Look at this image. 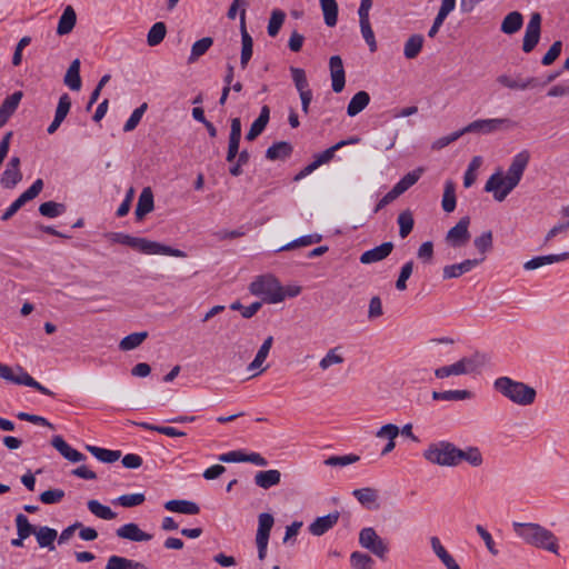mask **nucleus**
<instances>
[{
	"label": "nucleus",
	"instance_id": "5701e85b",
	"mask_svg": "<svg viewBox=\"0 0 569 569\" xmlns=\"http://www.w3.org/2000/svg\"><path fill=\"white\" fill-rule=\"evenodd\" d=\"M393 250V243L388 241L383 242L380 246H377L370 250L365 251L360 256V262L363 264H370L373 262H379L386 259Z\"/></svg>",
	"mask_w": 569,
	"mask_h": 569
},
{
	"label": "nucleus",
	"instance_id": "a878e982",
	"mask_svg": "<svg viewBox=\"0 0 569 569\" xmlns=\"http://www.w3.org/2000/svg\"><path fill=\"white\" fill-rule=\"evenodd\" d=\"M51 445L64 459L71 462H80L86 459L83 453L71 448L61 436H54Z\"/></svg>",
	"mask_w": 569,
	"mask_h": 569
},
{
	"label": "nucleus",
	"instance_id": "b1692460",
	"mask_svg": "<svg viewBox=\"0 0 569 569\" xmlns=\"http://www.w3.org/2000/svg\"><path fill=\"white\" fill-rule=\"evenodd\" d=\"M241 139V121L239 118H232L230 123L229 147L227 161L233 162L239 153V143Z\"/></svg>",
	"mask_w": 569,
	"mask_h": 569
},
{
	"label": "nucleus",
	"instance_id": "7c9ffc66",
	"mask_svg": "<svg viewBox=\"0 0 569 569\" xmlns=\"http://www.w3.org/2000/svg\"><path fill=\"white\" fill-rule=\"evenodd\" d=\"M352 496L366 508H378V490L371 487L355 489Z\"/></svg>",
	"mask_w": 569,
	"mask_h": 569
},
{
	"label": "nucleus",
	"instance_id": "4d7b16f0",
	"mask_svg": "<svg viewBox=\"0 0 569 569\" xmlns=\"http://www.w3.org/2000/svg\"><path fill=\"white\" fill-rule=\"evenodd\" d=\"M66 211L63 203L47 201L40 204L39 212L47 218H56Z\"/></svg>",
	"mask_w": 569,
	"mask_h": 569
},
{
	"label": "nucleus",
	"instance_id": "de8ad7c7",
	"mask_svg": "<svg viewBox=\"0 0 569 569\" xmlns=\"http://www.w3.org/2000/svg\"><path fill=\"white\" fill-rule=\"evenodd\" d=\"M350 566L351 569H373L375 560L365 552L353 551L350 555Z\"/></svg>",
	"mask_w": 569,
	"mask_h": 569
},
{
	"label": "nucleus",
	"instance_id": "4be33fe9",
	"mask_svg": "<svg viewBox=\"0 0 569 569\" xmlns=\"http://www.w3.org/2000/svg\"><path fill=\"white\" fill-rule=\"evenodd\" d=\"M462 461L473 468H478L482 466L483 457L478 447L468 446L465 449H460L456 446L455 467L459 466Z\"/></svg>",
	"mask_w": 569,
	"mask_h": 569
},
{
	"label": "nucleus",
	"instance_id": "c03bdc74",
	"mask_svg": "<svg viewBox=\"0 0 569 569\" xmlns=\"http://www.w3.org/2000/svg\"><path fill=\"white\" fill-rule=\"evenodd\" d=\"M423 46V37L421 34H412L405 43L403 54L407 59H415L421 51Z\"/></svg>",
	"mask_w": 569,
	"mask_h": 569
},
{
	"label": "nucleus",
	"instance_id": "79ce46f5",
	"mask_svg": "<svg viewBox=\"0 0 569 569\" xmlns=\"http://www.w3.org/2000/svg\"><path fill=\"white\" fill-rule=\"evenodd\" d=\"M323 13L325 23L335 27L338 20V3L336 0H319Z\"/></svg>",
	"mask_w": 569,
	"mask_h": 569
},
{
	"label": "nucleus",
	"instance_id": "39448f33",
	"mask_svg": "<svg viewBox=\"0 0 569 569\" xmlns=\"http://www.w3.org/2000/svg\"><path fill=\"white\" fill-rule=\"evenodd\" d=\"M253 296L261 297L264 302L276 303L283 300V289L272 274L258 276L249 286Z\"/></svg>",
	"mask_w": 569,
	"mask_h": 569
},
{
	"label": "nucleus",
	"instance_id": "dca6fc26",
	"mask_svg": "<svg viewBox=\"0 0 569 569\" xmlns=\"http://www.w3.org/2000/svg\"><path fill=\"white\" fill-rule=\"evenodd\" d=\"M540 24L541 17L539 13H533L526 27V32L522 42V50L525 52H531L540 39Z\"/></svg>",
	"mask_w": 569,
	"mask_h": 569
},
{
	"label": "nucleus",
	"instance_id": "3c124183",
	"mask_svg": "<svg viewBox=\"0 0 569 569\" xmlns=\"http://www.w3.org/2000/svg\"><path fill=\"white\" fill-rule=\"evenodd\" d=\"M17 533L20 538H29L31 535H36L38 528L29 522V519L23 513L16 516Z\"/></svg>",
	"mask_w": 569,
	"mask_h": 569
},
{
	"label": "nucleus",
	"instance_id": "a19ab883",
	"mask_svg": "<svg viewBox=\"0 0 569 569\" xmlns=\"http://www.w3.org/2000/svg\"><path fill=\"white\" fill-rule=\"evenodd\" d=\"M522 14L518 11H512L502 20L501 31L506 34H513L522 27Z\"/></svg>",
	"mask_w": 569,
	"mask_h": 569
},
{
	"label": "nucleus",
	"instance_id": "1a4fd4ad",
	"mask_svg": "<svg viewBox=\"0 0 569 569\" xmlns=\"http://www.w3.org/2000/svg\"><path fill=\"white\" fill-rule=\"evenodd\" d=\"M359 543L379 559H385L389 551L388 543L377 533L372 527H366L359 532Z\"/></svg>",
	"mask_w": 569,
	"mask_h": 569
},
{
	"label": "nucleus",
	"instance_id": "cd10ccee",
	"mask_svg": "<svg viewBox=\"0 0 569 569\" xmlns=\"http://www.w3.org/2000/svg\"><path fill=\"white\" fill-rule=\"evenodd\" d=\"M568 259H569V252H562V253H558V254L539 256V257H535V258L528 260L527 262H525L523 268H525V270L530 271V270H536V269H539V268L548 266V264L562 262Z\"/></svg>",
	"mask_w": 569,
	"mask_h": 569
},
{
	"label": "nucleus",
	"instance_id": "0eeeda50",
	"mask_svg": "<svg viewBox=\"0 0 569 569\" xmlns=\"http://www.w3.org/2000/svg\"><path fill=\"white\" fill-rule=\"evenodd\" d=\"M456 445L441 440L430 443L423 451V458L436 466L455 467Z\"/></svg>",
	"mask_w": 569,
	"mask_h": 569
},
{
	"label": "nucleus",
	"instance_id": "423d86ee",
	"mask_svg": "<svg viewBox=\"0 0 569 569\" xmlns=\"http://www.w3.org/2000/svg\"><path fill=\"white\" fill-rule=\"evenodd\" d=\"M489 361V358L485 353H475L471 357L461 358L459 361L437 368L435 376L438 379H445L450 376H461L476 371L480 367H483Z\"/></svg>",
	"mask_w": 569,
	"mask_h": 569
},
{
	"label": "nucleus",
	"instance_id": "e433bc0d",
	"mask_svg": "<svg viewBox=\"0 0 569 569\" xmlns=\"http://www.w3.org/2000/svg\"><path fill=\"white\" fill-rule=\"evenodd\" d=\"M370 102V96L367 91H358L349 101L347 113L349 117H355L360 113Z\"/></svg>",
	"mask_w": 569,
	"mask_h": 569
},
{
	"label": "nucleus",
	"instance_id": "09e8293b",
	"mask_svg": "<svg viewBox=\"0 0 569 569\" xmlns=\"http://www.w3.org/2000/svg\"><path fill=\"white\" fill-rule=\"evenodd\" d=\"M212 43L213 40L210 37H204L196 41L191 47V53L188 58V62L192 63L197 61L201 56H203L209 50Z\"/></svg>",
	"mask_w": 569,
	"mask_h": 569
},
{
	"label": "nucleus",
	"instance_id": "052dcab7",
	"mask_svg": "<svg viewBox=\"0 0 569 569\" xmlns=\"http://www.w3.org/2000/svg\"><path fill=\"white\" fill-rule=\"evenodd\" d=\"M359 460L360 457L353 453L346 456H331L325 460V465L330 467H346L356 463Z\"/></svg>",
	"mask_w": 569,
	"mask_h": 569
},
{
	"label": "nucleus",
	"instance_id": "c756f323",
	"mask_svg": "<svg viewBox=\"0 0 569 569\" xmlns=\"http://www.w3.org/2000/svg\"><path fill=\"white\" fill-rule=\"evenodd\" d=\"M154 203H153V193L149 187L142 189L138 203L134 210V214L138 220H141L144 218L146 214L151 212L153 210Z\"/></svg>",
	"mask_w": 569,
	"mask_h": 569
},
{
	"label": "nucleus",
	"instance_id": "37998d69",
	"mask_svg": "<svg viewBox=\"0 0 569 569\" xmlns=\"http://www.w3.org/2000/svg\"><path fill=\"white\" fill-rule=\"evenodd\" d=\"M345 361L342 356V347L338 346L329 349L325 357L320 360L319 367L325 371L331 366L341 365Z\"/></svg>",
	"mask_w": 569,
	"mask_h": 569
},
{
	"label": "nucleus",
	"instance_id": "680f3d73",
	"mask_svg": "<svg viewBox=\"0 0 569 569\" xmlns=\"http://www.w3.org/2000/svg\"><path fill=\"white\" fill-rule=\"evenodd\" d=\"M322 240V236L318 233L302 236L296 240L287 243V250L296 249L299 247H307L313 243H318Z\"/></svg>",
	"mask_w": 569,
	"mask_h": 569
},
{
	"label": "nucleus",
	"instance_id": "393cba45",
	"mask_svg": "<svg viewBox=\"0 0 569 569\" xmlns=\"http://www.w3.org/2000/svg\"><path fill=\"white\" fill-rule=\"evenodd\" d=\"M117 536L134 542L149 541L152 539L150 533L142 531L137 523L130 522L121 526L116 531Z\"/></svg>",
	"mask_w": 569,
	"mask_h": 569
},
{
	"label": "nucleus",
	"instance_id": "338daca9",
	"mask_svg": "<svg viewBox=\"0 0 569 569\" xmlns=\"http://www.w3.org/2000/svg\"><path fill=\"white\" fill-rule=\"evenodd\" d=\"M284 21V13L281 10H274L268 24V34L276 37Z\"/></svg>",
	"mask_w": 569,
	"mask_h": 569
},
{
	"label": "nucleus",
	"instance_id": "c85d7f7f",
	"mask_svg": "<svg viewBox=\"0 0 569 569\" xmlns=\"http://www.w3.org/2000/svg\"><path fill=\"white\" fill-rule=\"evenodd\" d=\"M270 118V109L268 106H263L260 110L259 117L252 122L249 131L246 134L248 141H253L258 138L266 129Z\"/></svg>",
	"mask_w": 569,
	"mask_h": 569
},
{
	"label": "nucleus",
	"instance_id": "49530a36",
	"mask_svg": "<svg viewBox=\"0 0 569 569\" xmlns=\"http://www.w3.org/2000/svg\"><path fill=\"white\" fill-rule=\"evenodd\" d=\"M455 183L451 180L446 181L445 190L442 196L441 206L443 211L452 212L456 209V192H455Z\"/></svg>",
	"mask_w": 569,
	"mask_h": 569
},
{
	"label": "nucleus",
	"instance_id": "5fc2aeb1",
	"mask_svg": "<svg viewBox=\"0 0 569 569\" xmlns=\"http://www.w3.org/2000/svg\"><path fill=\"white\" fill-rule=\"evenodd\" d=\"M241 39H242V49H241L240 63H241V67L244 69L252 56V39H251L250 34L247 32L243 24H242V29H241Z\"/></svg>",
	"mask_w": 569,
	"mask_h": 569
},
{
	"label": "nucleus",
	"instance_id": "774afa93",
	"mask_svg": "<svg viewBox=\"0 0 569 569\" xmlns=\"http://www.w3.org/2000/svg\"><path fill=\"white\" fill-rule=\"evenodd\" d=\"M146 497L143 493H129L120 496L117 501L126 508H131L143 503Z\"/></svg>",
	"mask_w": 569,
	"mask_h": 569
},
{
	"label": "nucleus",
	"instance_id": "f704fd0d",
	"mask_svg": "<svg viewBox=\"0 0 569 569\" xmlns=\"http://www.w3.org/2000/svg\"><path fill=\"white\" fill-rule=\"evenodd\" d=\"M281 480V473L278 470L259 471L254 476V482L258 487L269 489L278 485Z\"/></svg>",
	"mask_w": 569,
	"mask_h": 569
},
{
	"label": "nucleus",
	"instance_id": "f03ea898",
	"mask_svg": "<svg viewBox=\"0 0 569 569\" xmlns=\"http://www.w3.org/2000/svg\"><path fill=\"white\" fill-rule=\"evenodd\" d=\"M512 528L517 537L526 543L558 555V539L549 529L533 522H513Z\"/></svg>",
	"mask_w": 569,
	"mask_h": 569
},
{
	"label": "nucleus",
	"instance_id": "473e14b6",
	"mask_svg": "<svg viewBox=\"0 0 569 569\" xmlns=\"http://www.w3.org/2000/svg\"><path fill=\"white\" fill-rule=\"evenodd\" d=\"M164 508L171 512L183 515H198L200 512L199 506L189 500H169L164 503Z\"/></svg>",
	"mask_w": 569,
	"mask_h": 569
},
{
	"label": "nucleus",
	"instance_id": "7ed1b4c3",
	"mask_svg": "<svg viewBox=\"0 0 569 569\" xmlns=\"http://www.w3.org/2000/svg\"><path fill=\"white\" fill-rule=\"evenodd\" d=\"M108 239L113 243H121L136 249L144 254H164L177 258H184L186 253L179 249L171 248L147 238L132 237L122 232H111L107 234Z\"/></svg>",
	"mask_w": 569,
	"mask_h": 569
},
{
	"label": "nucleus",
	"instance_id": "f8f14e48",
	"mask_svg": "<svg viewBox=\"0 0 569 569\" xmlns=\"http://www.w3.org/2000/svg\"><path fill=\"white\" fill-rule=\"evenodd\" d=\"M293 84L299 92L301 100V109L307 114L309 112V106L312 100V91L309 87L306 71L301 68H290Z\"/></svg>",
	"mask_w": 569,
	"mask_h": 569
},
{
	"label": "nucleus",
	"instance_id": "ea45409f",
	"mask_svg": "<svg viewBox=\"0 0 569 569\" xmlns=\"http://www.w3.org/2000/svg\"><path fill=\"white\" fill-rule=\"evenodd\" d=\"M433 400L443 401H462L470 399L472 392L469 390H446V391H433L431 395Z\"/></svg>",
	"mask_w": 569,
	"mask_h": 569
},
{
	"label": "nucleus",
	"instance_id": "e2e57ef3",
	"mask_svg": "<svg viewBox=\"0 0 569 569\" xmlns=\"http://www.w3.org/2000/svg\"><path fill=\"white\" fill-rule=\"evenodd\" d=\"M148 106L147 103H142L140 107L133 110L130 118L127 120V122L123 126V131L129 132L136 129V127L139 124L143 113L146 112Z\"/></svg>",
	"mask_w": 569,
	"mask_h": 569
},
{
	"label": "nucleus",
	"instance_id": "0e129e2a",
	"mask_svg": "<svg viewBox=\"0 0 569 569\" xmlns=\"http://www.w3.org/2000/svg\"><path fill=\"white\" fill-rule=\"evenodd\" d=\"M71 108V99L68 93L61 94L59 98V102L56 109L54 119L58 121H63L69 113Z\"/></svg>",
	"mask_w": 569,
	"mask_h": 569
},
{
	"label": "nucleus",
	"instance_id": "4468645a",
	"mask_svg": "<svg viewBox=\"0 0 569 569\" xmlns=\"http://www.w3.org/2000/svg\"><path fill=\"white\" fill-rule=\"evenodd\" d=\"M470 218L462 217L446 236L447 243L452 248L463 247L470 239L469 232Z\"/></svg>",
	"mask_w": 569,
	"mask_h": 569
},
{
	"label": "nucleus",
	"instance_id": "13d9d810",
	"mask_svg": "<svg viewBox=\"0 0 569 569\" xmlns=\"http://www.w3.org/2000/svg\"><path fill=\"white\" fill-rule=\"evenodd\" d=\"M268 353L269 352L259 349L254 359L248 365L247 370L251 372V378L259 376L267 369V367H262V365L266 361Z\"/></svg>",
	"mask_w": 569,
	"mask_h": 569
},
{
	"label": "nucleus",
	"instance_id": "6e6d98bb",
	"mask_svg": "<svg viewBox=\"0 0 569 569\" xmlns=\"http://www.w3.org/2000/svg\"><path fill=\"white\" fill-rule=\"evenodd\" d=\"M397 221L399 224V236L401 238L408 237V234L412 231L415 224L411 211L405 210L400 212Z\"/></svg>",
	"mask_w": 569,
	"mask_h": 569
},
{
	"label": "nucleus",
	"instance_id": "c9c22d12",
	"mask_svg": "<svg viewBox=\"0 0 569 569\" xmlns=\"http://www.w3.org/2000/svg\"><path fill=\"white\" fill-rule=\"evenodd\" d=\"M63 82L71 90H74V91L80 90L81 77H80V60L79 59H74L70 63L67 72L64 74Z\"/></svg>",
	"mask_w": 569,
	"mask_h": 569
},
{
	"label": "nucleus",
	"instance_id": "a18cd8bd",
	"mask_svg": "<svg viewBox=\"0 0 569 569\" xmlns=\"http://www.w3.org/2000/svg\"><path fill=\"white\" fill-rule=\"evenodd\" d=\"M147 331L130 333L120 341L119 348L122 351L133 350L139 347L147 339Z\"/></svg>",
	"mask_w": 569,
	"mask_h": 569
},
{
	"label": "nucleus",
	"instance_id": "412c9836",
	"mask_svg": "<svg viewBox=\"0 0 569 569\" xmlns=\"http://www.w3.org/2000/svg\"><path fill=\"white\" fill-rule=\"evenodd\" d=\"M483 261L485 257H480L476 259H466L460 263L445 266L442 270L443 279L459 278L462 274L470 272Z\"/></svg>",
	"mask_w": 569,
	"mask_h": 569
},
{
	"label": "nucleus",
	"instance_id": "72a5a7b5",
	"mask_svg": "<svg viewBox=\"0 0 569 569\" xmlns=\"http://www.w3.org/2000/svg\"><path fill=\"white\" fill-rule=\"evenodd\" d=\"M34 536L40 548H48L50 551L54 550V540L58 537L56 529L42 526L37 529Z\"/></svg>",
	"mask_w": 569,
	"mask_h": 569
},
{
	"label": "nucleus",
	"instance_id": "f3484780",
	"mask_svg": "<svg viewBox=\"0 0 569 569\" xmlns=\"http://www.w3.org/2000/svg\"><path fill=\"white\" fill-rule=\"evenodd\" d=\"M497 82L505 88H508L511 90H521V91L532 89V88L540 86L539 80L535 77L523 78L520 76L511 77L509 74H500L497 78Z\"/></svg>",
	"mask_w": 569,
	"mask_h": 569
},
{
	"label": "nucleus",
	"instance_id": "864d4df0",
	"mask_svg": "<svg viewBox=\"0 0 569 569\" xmlns=\"http://www.w3.org/2000/svg\"><path fill=\"white\" fill-rule=\"evenodd\" d=\"M473 246L481 254V257L486 258L487 252H489L493 246L492 231L488 230L476 237L473 240Z\"/></svg>",
	"mask_w": 569,
	"mask_h": 569
},
{
	"label": "nucleus",
	"instance_id": "6ab92c4d",
	"mask_svg": "<svg viewBox=\"0 0 569 569\" xmlns=\"http://www.w3.org/2000/svg\"><path fill=\"white\" fill-rule=\"evenodd\" d=\"M340 512L332 511L326 516L316 518L308 527L309 532L315 537H321L331 530L339 521Z\"/></svg>",
	"mask_w": 569,
	"mask_h": 569
},
{
	"label": "nucleus",
	"instance_id": "bf43d9fd",
	"mask_svg": "<svg viewBox=\"0 0 569 569\" xmlns=\"http://www.w3.org/2000/svg\"><path fill=\"white\" fill-rule=\"evenodd\" d=\"M133 567H142V563L134 562L120 556H111L108 559L106 569H133Z\"/></svg>",
	"mask_w": 569,
	"mask_h": 569
},
{
	"label": "nucleus",
	"instance_id": "aec40b11",
	"mask_svg": "<svg viewBox=\"0 0 569 569\" xmlns=\"http://www.w3.org/2000/svg\"><path fill=\"white\" fill-rule=\"evenodd\" d=\"M329 69L332 91L339 93L343 90L346 84V72L340 56H332L329 59Z\"/></svg>",
	"mask_w": 569,
	"mask_h": 569
},
{
	"label": "nucleus",
	"instance_id": "6e6552de",
	"mask_svg": "<svg viewBox=\"0 0 569 569\" xmlns=\"http://www.w3.org/2000/svg\"><path fill=\"white\" fill-rule=\"evenodd\" d=\"M0 378L16 385L31 387L42 395L53 396L52 391L34 380L28 372L24 371L21 366H17L14 369H12L7 365L0 363Z\"/></svg>",
	"mask_w": 569,
	"mask_h": 569
},
{
	"label": "nucleus",
	"instance_id": "a211bd4d",
	"mask_svg": "<svg viewBox=\"0 0 569 569\" xmlns=\"http://www.w3.org/2000/svg\"><path fill=\"white\" fill-rule=\"evenodd\" d=\"M22 180V172L20 170V158L12 157L6 164V169L1 174V186L6 189L14 188Z\"/></svg>",
	"mask_w": 569,
	"mask_h": 569
},
{
	"label": "nucleus",
	"instance_id": "4c0bfd02",
	"mask_svg": "<svg viewBox=\"0 0 569 569\" xmlns=\"http://www.w3.org/2000/svg\"><path fill=\"white\" fill-rule=\"evenodd\" d=\"M359 20H360V30L361 34L367 42L369 49L371 52H375L377 50V41L375 38V33L372 31L370 20H369V13H362L358 12Z\"/></svg>",
	"mask_w": 569,
	"mask_h": 569
},
{
	"label": "nucleus",
	"instance_id": "603ef678",
	"mask_svg": "<svg viewBox=\"0 0 569 569\" xmlns=\"http://www.w3.org/2000/svg\"><path fill=\"white\" fill-rule=\"evenodd\" d=\"M167 28L163 22H156L149 30L147 42L150 47L158 46L166 37Z\"/></svg>",
	"mask_w": 569,
	"mask_h": 569
},
{
	"label": "nucleus",
	"instance_id": "20e7f679",
	"mask_svg": "<svg viewBox=\"0 0 569 569\" xmlns=\"http://www.w3.org/2000/svg\"><path fill=\"white\" fill-rule=\"evenodd\" d=\"M493 389L518 406H530L535 402L537 391L529 385L509 377H499L493 381Z\"/></svg>",
	"mask_w": 569,
	"mask_h": 569
},
{
	"label": "nucleus",
	"instance_id": "69168bd1",
	"mask_svg": "<svg viewBox=\"0 0 569 569\" xmlns=\"http://www.w3.org/2000/svg\"><path fill=\"white\" fill-rule=\"evenodd\" d=\"M412 270H413V261L410 260L408 262H406L402 267H401V270H400V273H399V277L396 281V288L399 290V291H403L407 289V280L410 278V276L412 274Z\"/></svg>",
	"mask_w": 569,
	"mask_h": 569
},
{
	"label": "nucleus",
	"instance_id": "ddd939ff",
	"mask_svg": "<svg viewBox=\"0 0 569 569\" xmlns=\"http://www.w3.org/2000/svg\"><path fill=\"white\" fill-rule=\"evenodd\" d=\"M43 189L42 179H37L31 187H29L24 192H22L3 212L1 216L2 221H7L11 219L18 210L24 206L28 201L34 199Z\"/></svg>",
	"mask_w": 569,
	"mask_h": 569
},
{
	"label": "nucleus",
	"instance_id": "2f4dec72",
	"mask_svg": "<svg viewBox=\"0 0 569 569\" xmlns=\"http://www.w3.org/2000/svg\"><path fill=\"white\" fill-rule=\"evenodd\" d=\"M77 22V14L74 9L71 6H67L59 18L58 27H57V33L59 36H66L69 34Z\"/></svg>",
	"mask_w": 569,
	"mask_h": 569
},
{
	"label": "nucleus",
	"instance_id": "f257e3e1",
	"mask_svg": "<svg viewBox=\"0 0 569 569\" xmlns=\"http://www.w3.org/2000/svg\"><path fill=\"white\" fill-rule=\"evenodd\" d=\"M529 161L530 152L528 150L518 152L512 158L506 173L502 170H497L489 177L485 184V191L491 192L496 201L502 202L521 181Z\"/></svg>",
	"mask_w": 569,
	"mask_h": 569
},
{
	"label": "nucleus",
	"instance_id": "2eb2a0df",
	"mask_svg": "<svg viewBox=\"0 0 569 569\" xmlns=\"http://www.w3.org/2000/svg\"><path fill=\"white\" fill-rule=\"evenodd\" d=\"M273 526V517L270 513L263 512L259 515V527L257 531V547L260 559L266 556V549L269 540V533Z\"/></svg>",
	"mask_w": 569,
	"mask_h": 569
},
{
	"label": "nucleus",
	"instance_id": "bb28decb",
	"mask_svg": "<svg viewBox=\"0 0 569 569\" xmlns=\"http://www.w3.org/2000/svg\"><path fill=\"white\" fill-rule=\"evenodd\" d=\"M22 97V91H16L3 100L0 106V128L3 127L14 113Z\"/></svg>",
	"mask_w": 569,
	"mask_h": 569
},
{
	"label": "nucleus",
	"instance_id": "8fccbe9b",
	"mask_svg": "<svg viewBox=\"0 0 569 569\" xmlns=\"http://www.w3.org/2000/svg\"><path fill=\"white\" fill-rule=\"evenodd\" d=\"M87 506L90 512L100 519L112 520L116 518V512H113L110 507L102 505L98 500H89Z\"/></svg>",
	"mask_w": 569,
	"mask_h": 569
},
{
	"label": "nucleus",
	"instance_id": "9d476101",
	"mask_svg": "<svg viewBox=\"0 0 569 569\" xmlns=\"http://www.w3.org/2000/svg\"><path fill=\"white\" fill-rule=\"evenodd\" d=\"M358 141H359V138H350L349 140H341L338 143H336L335 146L326 149L321 153L317 154L315 157V160L311 163L307 164L299 173H297L295 176L293 180L299 181V180L303 179L305 177H307L308 174L313 172L316 169H318L320 166L331 161L332 158L335 157V152L337 150H339L340 148H342L346 144L357 143Z\"/></svg>",
	"mask_w": 569,
	"mask_h": 569
},
{
	"label": "nucleus",
	"instance_id": "9b49d317",
	"mask_svg": "<svg viewBox=\"0 0 569 569\" xmlns=\"http://www.w3.org/2000/svg\"><path fill=\"white\" fill-rule=\"evenodd\" d=\"M512 122L509 119L501 118V119H479L470 122L466 127H463L462 133H482L488 134L492 133L495 131L501 130V129H508L510 128Z\"/></svg>",
	"mask_w": 569,
	"mask_h": 569
},
{
	"label": "nucleus",
	"instance_id": "58836bf2",
	"mask_svg": "<svg viewBox=\"0 0 569 569\" xmlns=\"http://www.w3.org/2000/svg\"><path fill=\"white\" fill-rule=\"evenodd\" d=\"M86 449L96 457L99 461L106 463H112L120 459L121 451L119 450H109L96 446L88 445Z\"/></svg>",
	"mask_w": 569,
	"mask_h": 569
}]
</instances>
